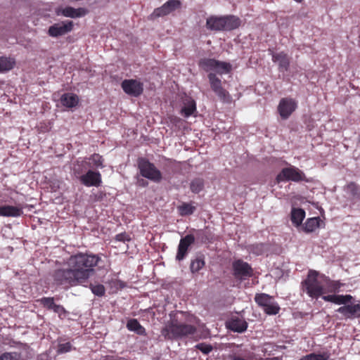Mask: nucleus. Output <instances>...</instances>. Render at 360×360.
<instances>
[{
    "mask_svg": "<svg viewBox=\"0 0 360 360\" xmlns=\"http://www.w3.org/2000/svg\"><path fill=\"white\" fill-rule=\"evenodd\" d=\"M115 240L117 241L125 242V241H129L131 240V238L127 233L124 232V233H121L116 235Z\"/></svg>",
    "mask_w": 360,
    "mask_h": 360,
    "instance_id": "44",
    "label": "nucleus"
},
{
    "mask_svg": "<svg viewBox=\"0 0 360 360\" xmlns=\"http://www.w3.org/2000/svg\"><path fill=\"white\" fill-rule=\"evenodd\" d=\"M178 209L181 216H186L192 214L195 210V207L190 203L184 202L179 206Z\"/></svg>",
    "mask_w": 360,
    "mask_h": 360,
    "instance_id": "35",
    "label": "nucleus"
},
{
    "mask_svg": "<svg viewBox=\"0 0 360 360\" xmlns=\"http://www.w3.org/2000/svg\"><path fill=\"white\" fill-rule=\"evenodd\" d=\"M204 266V257L202 255H199L191 262L190 269L192 273H196L202 269Z\"/></svg>",
    "mask_w": 360,
    "mask_h": 360,
    "instance_id": "31",
    "label": "nucleus"
},
{
    "mask_svg": "<svg viewBox=\"0 0 360 360\" xmlns=\"http://www.w3.org/2000/svg\"><path fill=\"white\" fill-rule=\"evenodd\" d=\"M49 355L47 353H42L37 356V360H49Z\"/></svg>",
    "mask_w": 360,
    "mask_h": 360,
    "instance_id": "48",
    "label": "nucleus"
},
{
    "mask_svg": "<svg viewBox=\"0 0 360 360\" xmlns=\"http://www.w3.org/2000/svg\"><path fill=\"white\" fill-rule=\"evenodd\" d=\"M317 271L310 270L307 279L302 283L303 290L313 298H317L325 292L322 285L317 279Z\"/></svg>",
    "mask_w": 360,
    "mask_h": 360,
    "instance_id": "4",
    "label": "nucleus"
},
{
    "mask_svg": "<svg viewBox=\"0 0 360 360\" xmlns=\"http://www.w3.org/2000/svg\"><path fill=\"white\" fill-rule=\"evenodd\" d=\"M195 347L205 354H209L212 350V346L205 342L199 343Z\"/></svg>",
    "mask_w": 360,
    "mask_h": 360,
    "instance_id": "41",
    "label": "nucleus"
},
{
    "mask_svg": "<svg viewBox=\"0 0 360 360\" xmlns=\"http://www.w3.org/2000/svg\"><path fill=\"white\" fill-rule=\"evenodd\" d=\"M80 183L86 187H99L102 184V177L99 172L89 169L80 176Z\"/></svg>",
    "mask_w": 360,
    "mask_h": 360,
    "instance_id": "14",
    "label": "nucleus"
},
{
    "mask_svg": "<svg viewBox=\"0 0 360 360\" xmlns=\"http://www.w3.org/2000/svg\"><path fill=\"white\" fill-rule=\"evenodd\" d=\"M72 349V345L70 342H65L59 344L58 348V352L63 354L68 352Z\"/></svg>",
    "mask_w": 360,
    "mask_h": 360,
    "instance_id": "43",
    "label": "nucleus"
},
{
    "mask_svg": "<svg viewBox=\"0 0 360 360\" xmlns=\"http://www.w3.org/2000/svg\"><path fill=\"white\" fill-rule=\"evenodd\" d=\"M73 27L72 21L67 20L57 22L50 26L48 33L51 37H58L70 32Z\"/></svg>",
    "mask_w": 360,
    "mask_h": 360,
    "instance_id": "15",
    "label": "nucleus"
},
{
    "mask_svg": "<svg viewBox=\"0 0 360 360\" xmlns=\"http://www.w3.org/2000/svg\"><path fill=\"white\" fill-rule=\"evenodd\" d=\"M123 91L134 97L139 96L143 91V84L136 79H124L121 84Z\"/></svg>",
    "mask_w": 360,
    "mask_h": 360,
    "instance_id": "12",
    "label": "nucleus"
},
{
    "mask_svg": "<svg viewBox=\"0 0 360 360\" xmlns=\"http://www.w3.org/2000/svg\"><path fill=\"white\" fill-rule=\"evenodd\" d=\"M89 160L92 161L96 168H103V158L97 153H94L89 158Z\"/></svg>",
    "mask_w": 360,
    "mask_h": 360,
    "instance_id": "37",
    "label": "nucleus"
},
{
    "mask_svg": "<svg viewBox=\"0 0 360 360\" xmlns=\"http://www.w3.org/2000/svg\"><path fill=\"white\" fill-rule=\"evenodd\" d=\"M40 302L44 307L50 310H52L56 304L54 302L53 297H42Z\"/></svg>",
    "mask_w": 360,
    "mask_h": 360,
    "instance_id": "39",
    "label": "nucleus"
},
{
    "mask_svg": "<svg viewBox=\"0 0 360 360\" xmlns=\"http://www.w3.org/2000/svg\"><path fill=\"white\" fill-rule=\"evenodd\" d=\"M224 30H233L238 28L240 25L239 18L234 15L224 16Z\"/></svg>",
    "mask_w": 360,
    "mask_h": 360,
    "instance_id": "22",
    "label": "nucleus"
},
{
    "mask_svg": "<svg viewBox=\"0 0 360 360\" xmlns=\"http://www.w3.org/2000/svg\"><path fill=\"white\" fill-rule=\"evenodd\" d=\"M199 66L205 71H214L218 74H226L231 70V65L212 58H202L199 61Z\"/></svg>",
    "mask_w": 360,
    "mask_h": 360,
    "instance_id": "7",
    "label": "nucleus"
},
{
    "mask_svg": "<svg viewBox=\"0 0 360 360\" xmlns=\"http://www.w3.org/2000/svg\"><path fill=\"white\" fill-rule=\"evenodd\" d=\"M60 102L63 105L67 108H73L76 106L79 102L78 96L74 94H64L60 98Z\"/></svg>",
    "mask_w": 360,
    "mask_h": 360,
    "instance_id": "24",
    "label": "nucleus"
},
{
    "mask_svg": "<svg viewBox=\"0 0 360 360\" xmlns=\"http://www.w3.org/2000/svg\"><path fill=\"white\" fill-rule=\"evenodd\" d=\"M91 290L97 296H103L105 292L104 286L101 284L91 285Z\"/></svg>",
    "mask_w": 360,
    "mask_h": 360,
    "instance_id": "40",
    "label": "nucleus"
},
{
    "mask_svg": "<svg viewBox=\"0 0 360 360\" xmlns=\"http://www.w3.org/2000/svg\"><path fill=\"white\" fill-rule=\"evenodd\" d=\"M223 17H210L207 19L206 26L210 30L220 31L224 30Z\"/></svg>",
    "mask_w": 360,
    "mask_h": 360,
    "instance_id": "21",
    "label": "nucleus"
},
{
    "mask_svg": "<svg viewBox=\"0 0 360 360\" xmlns=\"http://www.w3.org/2000/svg\"><path fill=\"white\" fill-rule=\"evenodd\" d=\"M55 313L58 314L60 316L66 312L65 308L59 304H56L54 308L52 309Z\"/></svg>",
    "mask_w": 360,
    "mask_h": 360,
    "instance_id": "46",
    "label": "nucleus"
},
{
    "mask_svg": "<svg viewBox=\"0 0 360 360\" xmlns=\"http://www.w3.org/2000/svg\"><path fill=\"white\" fill-rule=\"evenodd\" d=\"M20 353L15 352H4L0 355V360H20Z\"/></svg>",
    "mask_w": 360,
    "mask_h": 360,
    "instance_id": "36",
    "label": "nucleus"
},
{
    "mask_svg": "<svg viewBox=\"0 0 360 360\" xmlns=\"http://www.w3.org/2000/svg\"><path fill=\"white\" fill-rule=\"evenodd\" d=\"M138 167L142 176L154 182H160L162 179V174L155 166L146 158H139Z\"/></svg>",
    "mask_w": 360,
    "mask_h": 360,
    "instance_id": "6",
    "label": "nucleus"
},
{
    "mask_svg": "<svg viewBox=\"0 0 360 360\" xmlns=\"http://www.w3.org/2000/svg\"><path fill=\"white\" fill-rule=\"evenodd\" d=\"M137 184L141 186H148V181L144 180L143 179H139L137 181Z\"/></svg>",
    "mask_w": 360,
    "mask_h": 360,
    "instance_id": "49",
    "label": "nucleus"
},
{
    "mask_svg": "<svg viewBox=\"0 0 360 360\" xmlns=\"http://www.w3.org/2000/svg\"><path fill=\"white\" fill-rule=\"evenodd\" d=\"M336 295H329L322 296V299L326 302H335Z\"/></svg>",
    "mask_w": 360,
    "mask_h": 360,
    "instance_id": "47",
    "label": "nucleus"
},
{
    "mask_svg": "<svg viewBox=\"0 0 360 360\" xmlns=\"http://www.w3.org/2000/svg\"><path fill=\"white\" fill-rule=\"evenodd\" d=\"M232 267L233 276L240 281L246 280L253 274V270L250 265L241 259L233 262Z\"/></svg>",
    "mask_w": 360,
    "mask_h": 360,
    "instance_id": "10",
    "label": "nucleus"
},
{
    "mask_svg": "<svg viewBox=\"0 0 360 360\" xmlns=\"http://www.w3.org/2000/svg\"><path fill=\"white\" fill-rule=\"evenodd\" d=\"M72 173L74 176L79 181L80 176H82L84 174L82 165L77 162V164L73 167Z\"/></svg>",
    "mask_w": 360,
    "mask_h": 360,
    "instance_id": "42",
    "label": "nucleus"
},
{
    "mask_svg": "<svg viewBox=\"0 0 360 360\" xmlns=\"http://www.w3.org/2000/svg\"><path fill=\"white\" fill-rule=\"evenodd\" d=\"M337 311L342 314L346 319L360 317V304L345 305L338 308Z\"/></svg>",
    "mask_w": 360,
    "mask_h": 360,
    "instance_id": "17",
    "label": "nucleus"
},
{
    "mask_svg": "<svg viewBox=\"0 0 360 360\" xmlns=\"http://www.w3.org/2000/svg\"><path fill=\"white\" fill-rule=\"evenodd\" d=\"M196 112V103L192 98H188L184 103V107L181 110V114L185 117H188Z\"/></svg>",
    "mask_w": 360,
    "mask_h": 360,
    "instance_id": "23",
    "label": "nucleus"
},
{
    "mask_svg": "<svg viewBox=\"0 0 360 360\" xmlns=\"http://www.w3.org/2000/svg\"><path fill=\"white\" fill-rule=\"evenodd\" d=\"M15 60L11 58L0 57V72H7L13 69Z\"/></svg>",
    "mask_w": 360,
    "mask_h": 360,
    "instance_id": "30",
    "label": "nucleus"
},
{
    "mask_svg": "<svg viewBox=\"0 0 360 360\" xmlns=\"http://www.w3.org/2000/svg\"><path fill=\"white\" fill-rule=\"evenodd\" d=\"M191 190L193 193H198L204 188V181L202 179L196 178L191 182Z\"/></svg>",
    "mask_w": 360,
    "mask_h": 360,
    "instance_id": "34",
    "label": "nucleus"
},
{
    "mask_svg": "<svg viewBox=\"0 0 360 360\" xmlns=\"http://www.w3.org/2000/svg\"><path fill=\"white\" fill-rule=\"evenodd\" d=\"M227 327L232 331L243 333L247 330L248 323L245 319L236 316L228 322Z\"/></svg>",
    "mask_w": 360,
    "mask_h": 360,
    "instance_id": "19",
    "label": "nucleus"
},
{
    "mask_svg": "<svg viewBox=\"0 0 360 360\" xmlns=\"http://www.w3.org/2000/svg\"><path fill=\"white\" fill-rule=\"evenodd\" d=\"M181 3L179 0H169L162 6L155 8L149 15L150 20H155L160 17L167 15L181 7Z\"/></svg>",
    "mask_w": 360,
    "mask_h": 360,
    "instance_id": "11",
    "label": "nucleus"
},
{
    "mask_svg": "<svg viewBox=\"0 0 360 360\" xmlns=\"http://www.w3.org/2000/svg\"><path fill=\"white\" fill-rule=\"evenodd\" d=\"M321 219L319 217H313L308 219L304 226V229L306 232H313L317 228L319 227Z\"/></svg>",
    "mask_w": 360,
    "mask_h": 360,
    "instance_id": "29",
    "label": "nucleus"
},
{
    "mask_svg": "<svg viewBox=\"0 0 360 360\" xmlns=\"http://www.w3.org/2000/svg\"><path fill=\"white\" fill-rule=\"evenodd\" d=\"M207 77L211 89L217 95L220 101L226 103H231L232 98L229 93L222 87L221 79L212 72L210 73Z\"/></svg>",
    "mask_w": 360,
    "mask_h": 360,
    "instance_id": "8",
    "label": "nucleus"
},
{
    "mask_svg": "<svg viewBox=\"0 0 360 360\" xmlns=\"http://www.w3.org/2000/svg\"><path fill=\"white\" fill-rule=\"evenodd\" d=\"M53 277L54 282L57 285H63L65 288L75 286L83 283L75 274L72 267L70 266L67 269H58L56 270Z\"/></svg>",
    "mask_w": 360,
    "mask_h": 360,
    "instance_id": "3",
    "label": "nucleus"
},
{
    "mask_svg": "<svg viewBox=\"0 0 360 360\" xmlns=\"http://www.w3.org/2000/svg\"><path fill=\"white\" fill-rule=\"evenodd\" d=\"M341 284L338 281H330L328 283V288L330 292H337L340 288Z\"/></svg>",
    "mask_w": 360,
    "mask_h": 360,
    "instance_id": "45",
    "label": "nucleus"
},
{
    "mask_svg": "<svg viewBox=\"0 0 360 360\" xmlns=\"http://www.w3.org/2000/svg\"><path fill=\"white\" fill-rule=\"evenodd\" d=\"M352 296L350 295H336L335 297V304H347V303L350 302L352 300Z\"/></svg>",
    "mask_w": 360,
    "mask_h": 360,
    "instance_id": "38",
    "label": "nucleus"
},
{
    "mask_svg": "<svg viewBox=\"0 0 360 360\" xmlns=\"http://www.w3.org/2000/svg\"><path fill=\"white\" fill-rule=\"evenodd\" d=\"M23 214L21 206H0V216L7 217H18Z\"/></svg>",
    "mask_w": 360,
    "mask_h": 360,
    "instance_id": "20",
    "label": "nucleus"
},
{
    "mask_svg": "<svg viewBox=\"0 0 360 360\" xmlns=\"http://www.w3.org/2000/svg\"><path fill=\"white\" fill-rule=\"evenodd\" d=\"M297 107V102L290 98H282L278 106V111L283 120L288 119Z\"/></svg>",
    "mask_w": 360,
    "mask_h": 360,
    "instance_id": "13",
    "label": "nucleus"
},
{
    "mask_svg": "<svg viewBox=\"0 0 360 360\" xmlns=\"http://www.w3.org/2000/svg\"><path fill=\"white\" fill-rule=\"evenodd\" d=\"M304 178L305 175L303 172L295 167L291 166L282 169L276 179L278 183L288 181L298 182L304 180Z\"/></svg>",
    "mask_w": 360,
    "mask_h": 360,
    "instance_id": "9",
    "label": "nucleus"
},
{
    "mask_svg": "<svg viewBox=\"0 0 360 360\" xmlns=\"http://www.w3.org/2000/svg\"><path fill=\"white\" fill-rule=\"evenodd\" d=\"M295 1L300 3L302 0H295Z\"/></svg>",
    "mask_w": 360,
    "mask_h": 360,
    "instance_id": "51",
    "label": "nucleus"
},
{
    "mask_svg": "<svg viewBox=\"0 0 360 360\" xmlns=\"http://www.w3.org/2000/svg\"><path fill=\"white\" fill-rule=\"evenodd\" d=\"M101 258L93 254L78 253L72 255L68 260V266L72 267L75 274L80 280L85 283L94 274V267L96 266Z\"/></svg>",
    "mask_w": 360,
    "mask_h": 360,
    "instance_id": "1",
    "label": "nucleus"
},
{
    "mask_svg": "<svg viewBox=\"0 0 360 360\" xmlns=\"http://www.w3.org/2000/svg\"><path fill=\"white\" fill-rule=\"evenodd\" d=\"M272 60L278 65L280 71H288L290 66V58L284 52L273 53Z\"/></svg>",
    "mask_w": 360,
    "mask_h": 360,
    "instance_id": "18",
    "label": "nucleus"
},
{
    "mask_svg": "<svg viewBox=\"0 0 360 360\" xmlns=\"http://www.w3.org/2000/svg\"><path fill=\"white\" fill-rule=\"evenodd\" d=\"M127 328L130 330L136 333L138 335H146L145 328L140 324V323L137 321V319H131L129 320L127 323Z\"/></svg>",
    "mask_w": 360,
    "mask_h": 360,
    "instance_id": "26",
    "label": "nucleus"
},
{
    "mask_svg": "<svg viewBox=\"0 0 360 360\" xmlns=\"http://www.w3.org/2000/svg\"><path fill=\"white\" fill-rule=\"evenodd\" d=\"M86 13V11L84 8H74L72 7H65L62 11V14L65 17L69 18H78L85 15Z\"/></svg>",
    "mask_w": 360,
    "mask_h": 360,
    "instance_id": "25",
    "label": "nucleus"
},
{
    "mask_svg": "<svg viewBox=\"0 0 360 360\" xmlns=\"http://www.w3.org/2000/svg\"><path fill=\"white\" fill-rule=\"evenodd\" d=\"M305 217V212L301 208H293L291 211V221L292 224L299 226Z\"/></svg>",
    "mask_w": 360,
    "mask_h": 360,
    "instance_id": "27",
    "label": "nucleus"
},
{
    "mask_svg": "<svg viewBox=\"0 0 360 360\" xmlns=\"http://www.w3.org/2000/svg\"><path fill=\"white\" fill-rule=\"evenodd\" d=\"M268 249V245L265 243H255L250 246V251L256 255H261L264 254Z\"/></svg>",
    "mask_w": 360,
    "mask_h": 360,
    "instance_id": "32",
    "label": "nucleus"
},
{
    "mask_svg": "<svg viewBox=\"0 0 360 360\" xmlns=\"http://www.w3.org/2000/svg\"><path fill=\"white\" fill-rule=\"evenodd\" d=\"M255 302L268 315H276L280 311V307L274 298L266 293H257Z\"/></svg>",
    "mask_w": 360,
    "mask_h": 360,
    "instance_id": "5",
    "label": "nucleus"
},
{
    "mask_svg": "<svg viewBox=\"0 0 360 360\" xmlns=\"http://www.w3.org/2000/svg\"><path fill=\"white\" fill-rule=\"evenodd\" d=\"M255 354L253 352L244 349L238 352L233 353L231 356V360H254Z\"/></svg>",
    "mask_w": 360,
    "mask_h": 360,
    "instance_id": "28",
    "label": "nucleus"
},
{
    "mask_svg": "<svg viewBox=\"0 0 360 360\" xmlns=\"http://www.w3.org/2000/svg\"><path fill=\"white\" fill-rule=\"evenodd\" d=\"M179 314H181V315H186V313H184L183 311H180Z\"/></svg>",
    "mask_w": 360,
    "mask_h": 360,
    "instance_id": "50",
    "label": "nucleus"
},
{
    "mask_svg": "<svg viewBox=\"0 0 360 360\" xmlns=\"http://www.w3.org/2000/svg\"><path fill=\"white\" fill-rule=\"evenodd\" d=\"M195 242V237L188 234L180 240L176 259L178 261L183 260L187 255L188 249L191 245Z\"/></svg>",
    "mask_w": 360,
    "mask_h": 360,
    "instance_id": "16",
    "label": "nucleus"
},
{
    "mask_svg": "<svg viewBox=\"0 0 360 360\" xmlns=\"http://www.w3.org/2000/svg\"><path fill=\"white\" fill-rule=\"evenodd\" d=\"M329 356L330 355L328 352L320 354L311 353L302 356L300 360H327L329 359Z\"/></svg>",
    "mask_w": 360,
    "mask_h": 360,
    "instance_id": "33",
    "label": "nucleus"
},
{
    "mask_svg": "<svg viewBox=\"0 0 360 360\" xmlns=\"http://www.w3.org/2000/svg\"><path fill=\"white\" fill-rule=\"evenodd\" d=\"M196 332V328L191 324L179 321L178 318L171 319L162 329L161 333L165 339H181Z\"/></svg>",
    "mask_w": 360,
    "mask_h": 360,
    "instance_id": "2",
    "label": "nucleus"
}]
</instances>
